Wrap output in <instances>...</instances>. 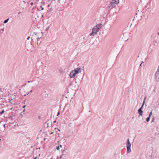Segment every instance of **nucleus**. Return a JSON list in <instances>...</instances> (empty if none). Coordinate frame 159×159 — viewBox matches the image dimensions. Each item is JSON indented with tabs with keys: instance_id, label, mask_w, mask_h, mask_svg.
Segmentation results:
<instances>
[{
	"instance_id": "1a4fd4ad",
	"label": "nucleus",
	"mask_w": 159,
	"mask_h": 159,
	"mask_svg": "<svg viewBox=\"0 0 159 159\" xmlns=\"http://www.w3.org/2000/svg\"><path fill=\"white\" fill-rule=\"evenodd\" d=\"M155 79L157 81H159V73H156L155 75Z\"/></svg>"
},
{
	"instance_id": "473e14b6",
	"label": "nucleus",
	"mask_w": 159,
	"mask_h": 159,
	"mask_svg": "<svg viewBox=\"0 0 159 159\" xmlns=\"http://www.w3.org/2000/svg\"><path fill=\"white\" fill-rule=\"evenodd\" d=\"M154 118H153L152 120V122H153L154 121Z\"/></svg>"
},
{
	"instance_id": "ddd939ff",
	"label": "nucleus",
	"mask_w": 159,
	"mask_h": 159,
	"mask_svg": "<svg viewBox=\"0 0 159 159\" xmlns=\"http://www.w3.org/2000/svg\"><path fill=\"white\" fill-rule=\"evenodd\" d=\"M5 111L4 110H2V111L0 112V114L2 115L3 113Z\"/></svg>"
},
{
	"instance_id": "f704fd0d",
	"label": "nucleus",
	"mask_w": 159,
	"mask_h": 159,
	"mask_svg": "<svg viewBox=\"0 0 159 159\" xmlns=\"http://www.w3.org/2000/svg\"><path fill=\"white\" fill-rule=\"evenodd\" d=\"M146 98H144V102H145V99H146Z\"/></svg>"
},
{
	"instance_id": "c9c22d12",
	"label": "nucleus",
	"mask_w": 159,
	"mask_h": 159,
	"mask_svg": "<svg viewBox=\"0 0 159 159\" xmlns=\"http://www.w3.org/2000/svg\"><path fill=\"white\" fill-rule=\"evenodd\" d=\"M134 19H135V17H134V18L133 19L132 21H134Z\"/></svg>"
},
{
	"instance_id": "a878e982",
	"label": "nucleus",
	"mask_w": 159,
	"mask_h": 159,
	"mask_svg": "<svg viewBox=\"0 0 159 159\" xmlns=\"http://www.w3.org/2000/svg\"><path fill=\"white\" fill-rule=\"evenodd\" d=\"M30 36H29V37L27 38V40H29V39H30Z\"/></svg>"
},
{
	"instance_id": "aec40b11",
	"label": "nucleus",
	"mask_w": 159,
	"mask_h": 159,
	"mask_svg": "<svg viewBox=\"0 0 159 159\" xmlns=\"http://www.w3.org/2000/svg\"><path fill=\"white\" fill-rule=\"evenodd\" d=\"M41 8V9L42 10H43L44 9V8L42 7V6H40Z\"/></svg>"
},
{
	"instance_id": "9d476101",
	"label": "nucleus",
	"mask_w": 159,
	"mask_h": 159,
	"mask_svg": "<svg viewBox=\"0 0 159 159\" xmlns=\"http://www.w3.org/2000/svg\"><path fill=\"white\" fill-rule=\"evenodd\" d=\"M66 157V155L64 154H61L60 157V158L61 159V158H64Z\"/></svg>"
},
{
	"instance_id": "58836bf2",
	"label": "nucleus",
	"mask_w": 159,
	"mask_h": 159,
	"mask_svg": "<svg viewBox=\"0 0 159 159\" xmlns=\"http://www.w3.org/2000/svg\"><path fill=\"white\" fill-rule=\"evenodd\" d=\"M62 147V145H60V147L61 148V147Z\"/></svg>"
},
{
	"instance_id": "37998d69",
	"label": "nucleus",
	"mask_w": 159,
	"mask_h": 159,
	"mask_svg": "<svg viewBox=\"0 0 159 159\" xmlns=\"http://www.w3.org/2000/svg\"><path fill=\"white\" fill-rule=\"evenodd\" d=\"M30 92H32V90H30Z\"/></svg>"
},
{
	"instance_id": "20e7f679",
	"label": "nucleus",
	"mask_w": 159,
	"mask_h": 159,
	"mask_svg": "<svg viewBox=\"0 0 159 159\" xmlns=\"http://www.w3.org/2000/svg\"><path fill=\"white\" fill-rule=\"evenodd\" d=\"M82 68L77 67L74 70L75 73L77 74V73H80L82 71Z\"/></svg>"
},
{
	"instance_id": "72a5a7b5",
	"label": "nucleus",
	"mask_w": 159,
	"mask_h": 159,
	"mask_svg": "<svg viewBox=\"0 0 159 159\" xmlns=\"http://www.w3.org/2000/svg\"><path fill=\"white\" fill-rule=\"evenodd\" d=\"M21 13V12L20 11L18 13V14H20Z\"/></svg>"
},
{
	"instance_id": "bb28decb",
	"label": "nucleus",
	"mask_w": 159,
	"mask_h": 159,
	"mask_svg": "<svg viewBox=\"0 0 159 159\" xmlns=\"http://www.w3.org/2000/svg\"><path fill=\"white\" fill-rule=\"evenodd\" d=\"M143 63V61H142V63H141L140 65H139V66H141V65H142V63Z\"/></svg>"
},
{
	"instance_id": "a211bd4d",
	"label": "nucleus",
	"mask_w": 159,
	"mask_h": 159,
	"mask_svg": "<svg viewBox=\"0 0 159 159\" xmlns=\"http://www.w3.org/2000/svg\"><path fill=\"white\" fill-rule=\"evenodd\" d=\"M71 124H72V123H70L68 125V126L69 127H70Z\"/></svg>"
},
{
	"instance_id": "79ce46f5",
	"label": "nucleus",
	"mask_w": 159,
	"mask_h": 159,
	"mask_svg": "<svg viewBox=\"0 0 159 159\" xmlns=\"http://www.w3.org/2000/svg\"><path fill=\"white\" fill-rule=\"evenodd\" d=\"M30 81H28V83H30Z\"/></svg>"
},
{
	"instance_id": "9b49d317",
	"label": "nucleus",
	"mask_w": 159,
	"mask_h": 159,
	"mask_svg": "<svg viewBox=\"0 0 159 159\" xmlns=\"http://www.w3.org/2000/svg\"><path fill=\"white\" fill-rule=\"evenodd\" d=\"M9 20V18H8V19H7L5 20L4 21V24H6V23H7V22H8V20Z\"/></svg>"
},
{
	"instance_id": "7c9ffc66",
	"label": "nucleus",
	"mask_w": 159,
	"mask_h": 159,
	"mask_svg": "<svg viewBox=\"0 0 159 159\" xmlns=\"http://www.w3.org/2000/svg\"><path fill=\"white\" fill-rule=\"evenodd\" d=\"M23 2L24 3H26V2L25 1H23Z\"/></svg>"
},
{
	"instance_id": "a19ab883",
	"label": "nucleus",
	"mask_w": 159,
	"mask_h": 159,
	"mask_svg": "<svg viewBox=\"0 0 159 159\" xmlns=\"http://www.w3.org/2000/svg\"><path fill=\"white\" fill-rule=\"evenodd\" d=\"M5 125H4V127H5Z\"/></svg>"
},
{
	"instance_id": "c03bdc74",
	"label": "nucleus",
	"mask_w": 159,
	"mask_h": 159,
	"mask_svg": "<svg viewBox=\"0 0 159 159\" xmlns=\"http://www.w3.org/2000/svg\"><path fill=\"white\" fill-rule=\"evenodd\" d=\"M12 108H11V110H12Z\"/></svg>"
},
{
	"instance_id": "f257e3e1",
	"label": "nucleus",
	"mask_w": 159,
	"mask_h": 159,
	"mask_svg": "<svg viewBox=\"0 0 159 159\" xmlns=\"http://www.w3.org/2000/svg\"><path fill=\"white\" fill-rule=\"evenodd\" d=\"M102 27V24L100 23L94 26L92 29V32L90 34V36H93L96 34Z\"/></svg>"
},
{
	"instance_id": "6ab92c4d",
	"label": "nucleus",
	"mask_w": 159,
	"mask_h": 159,
	"mask_svg": "<svg viewBox=\"0 0 159 159\" xmlns=\"http://www.w3.org/2000/svg\"><path fill=\"white\" fill-rule=\"evenodd\" d=\"M40 43H39V42H37V45L38 46H39V44H40Z\"/></svg>"
},
{
	"instance_id": "412c9836",
	"label": "nucleus",
	"mask_w": 159,
	"mask_h": 159,
	"mask_svg": "<svg viewBox=\"0 0 159 159\" xmlns=\"http://www.w3.org/2000/svg\"><path fill=\"white\" fill-rule=\"evenodd\" d=\"M60 114V112H58L57 114V116H58Z\"/></svg>"
},
{
	"instance_id": "4be33fe9",
	"label": "nucleus",
	"mask_w": 159,
	"mask_h": 159,
	"mask_svg": "<svg viewBox=\"0 0 159 159\" xmlns=\"http://www.w3.org/2000/svg\"><path fill=\"white\" fill-rule=\"evenodd\" d=\"M57 129L59 131H60V129H57L56 128H55V129Z\"/></svg>"
},
{
	"instance_id": "39448f33",
	"label": "nucleus",
	"mask_w": 159,
	"mask_h": 159,
	"mask_svg": "<svg viewBox=\"0 0 159 159\" xmlns=\"http://www.w3.org/2000/svg\"><path fill=\"white\" fill-rule=\"evenodd\" d=\"M76 74V73L74 71V70H72L70 72L69 75L70 77V78H74Z\"/></svg>"
},
{
	"instance_id": "c756f323",
	"label": "nucleus",
	"mask_w": 159,
	"mask_h": 159,
	"mask_svg": "<svg viewBox=\"0 0 159 159\" xmlns=\"http://www.w3.org/2000/svg\"><path fill=\"white\" fill-rule=\"evenodd\" d=\"M56 122H57V121H56V120H55V121H53V122L54 123H56Z\"/></svg>"
},
{
	"instance_id": "4468645a",
	"label": "nucleus",
	"mask_w": 159,
	"mask_h": 159,
	"mask_svg": "<svg viewBox=\"0 0 159 159\" xmlns=\"http://www.w3.org/2000/svg\"><path fill=\"white\" fill-rule=\"evenodd\" d=\"M49 26H48L46 28V31H48V30H49Z\"/></svg>"
},
{
	"instance_id": "f03ea898",
	"label": "nucleus",
	"mask_w": 159,
	"mask_h": 159,
	"mask_svg": "<svg viewBox=\"0 0 159 159\" xmlns=\"http://www.w3.org/2000/svg\"><path fill=\"white\" fill-rule=\"evenodd\" d=\"M119 3V1H112L110 3L109 8L112 9L117 5Z\"/></svg>"
},
{
	"instance_id": "f3484780",
	"label": "nucleus",
	"mask_w": 159,
	"mask_h": 159,
	"mask_svg": "<svg viewBox=\"0 0 159 159\" xmlns=\"http://www.w3.org/2000/svg\"><path fill=\"white\" fill-rule=\"evenodd\" d=\"M152 112L151 111L150 113H149V116H150V117L151 116V115H152Z\"/></svg>"
},
{
	"instance_id": "dca6fc26",
	"label": "nucleus",
	"mask_w": 159,
	"mask_h": 159,
	"mask_svg": "<svg viewBox=\"0 0 159 159\" xmlns=\"http://www.w3.org/2000/svg\"><path fill=\"white\" fill-rule=\"evenodd\" d=\"M156 73H159V66H158L157 71Z\"/></svg>"
},
{
	"instance_id": "e433bc0d",
	"label": "nucleus",
	"mask_w": 159,
	"mask_h": 159,
	"mask_svg": "<svg viewBox=\"0 0 159 159\" xmlns=\"http://www.w3.org/2000/svg\"><path fill=\"white\" fill-rule=\"evenodd\" d=\"M37 159V157H35L34 158V159Z\"/></svg>"
},
{
	"instance_id": "a18cd8bd",
	"label": "nucleus",
	"mask_w": 159,
	"mask_h": 159,
	"mask_svg": "<svg viewBox=\"0 0 159 159\" xmlns=\"http://www.w3.org/2000/svg\"><path fill=\"white\" fill-rule=\"evenodd\" d=\"M136 15H137V13H136Z\"/></svg>"
},
{
	"instance_id": "393cba45",
	"label": "nucleus",
	"mask_w": 159,
	"mask_h": 159,
	"mask_svg": "<svg viewBox=\"0 0 159 159\" xmlns=\"http://www.w3.org/2000/svg\"><path fill=\"white\" fill-rule=\"evenodd\" d=\"M30 5H33V2H31V3H30Z\"/></svg>"
},
{
	"instance_id": "2eb2a0df",
	"label": "nucleus",
	"mask_w": 159,
	"mask_h": 159,
	"mask_svg": "<svg viewBox=\"0 0 159 159\" xmlns=\"http://www.w3.org/2000/svg\"><path fill=\"white\" fill-rule=\"evenodd\" d=\"M60 149V147L59 146H57L56 147V149L58 150Z\"/></svg>"
},
{
	"instance_id": "5701e85b",
	"label": "nucleus",
	"mask_w": 159,
	"mask_h": 159,
	"mask_svg": "<svg viewBox=\"0 0 159 159\" xmlns=\"http://www.w3.org/2000/svg\"><path fill=\"white\" fill-rule=\"evenodd\" d=\"M144 103H145L144 100H143V103L142 105H144Z\"/></svg>"
},
{
	"instance_id": "ea45409f",
	"label": "nucleus",
	"mask_w": 159,
	"mask_h": 159,
	"mask_svg": "<svg viewBox=\"0 0 159 159\" xmlns=\"http://www.w3.org/2000/svg\"><path fill=\"white\" fill-rule=\"evenodd\" d=\"M157 34L158 35H159V32H157Z\"/></svg>"
},
{
	"instance_id": "6e6552de",
	"label": "nucleus",
	"mask_w": 159,
	"mask_h": 159,
	"mask_svg": "<svg viewBox=\"0 0 159 159\" xmlns=\"http://www.w3.org/2000/svg\"><path fill=\"white\" fill-rule=\"evenodd\" d=\"M35 35L37 37V42L40 41V43L42 41V38L41 37H39L37 35V34H35Z\"/></svg>"
},
{
	"instance_id": "49530a36",
	"label": "nucleus",
	"mask_w": 159,
	"mask_h": 159,
	"mask_svg": "<svg viewBox=\"0 0 159 159\" xmlns=\"http://www.w3.org/2000/svg\"><path fill=\"white\" fill-rule=\"evenodd\" d=\"M158 134H159V133H158Z\"/></svg>"
},
{
	"instance_id": "b1692460",
	"label": "nucleus",
	"mask_w": 159,
	"mask_h": 159,
	"mask_svg": "<svg viewBox=\"0 0 159 159\" xmlns=\"http://www.w3.org/2000/svg\"><path fill=\"white\" fill-rule=\"evenodd\" d=\"M25 106H26L25 105H24L23 106V108H25Z\"/></svg>"
},
{
	"instance_id": "2f4dec72",
	"label": "nucleus",
	"mask_w": 159,
	"mask_h": 159,
	"mask_svg": "<svg viewBox=\"0 0 159 159\" xmlns=\"http://www.w3.org/2000/svg\"><path fill=\"white\" fill-rule=\"evenodd\" d=\"M64 151V150H62V152L63 153Z\"/></svg>"
},
{
	"instance_id": "cd10ccee",
	"label": "nucleus",
	"mask_w": 159,
	"mask_h": 159,
	"mask_svg": "<svg viewBox=\"0 0 159 159\" xmlns=\"http://www.w3.org/2000/svg\"><path fill=\"white\" fill-rule=\"evenodd\" d=\"M1 30H2V31H4V28L1 29Z\"/></svg>"
},
{
	"instance_id": "0eeeda50",
	"label": "nucleus",
	"mask_w": 159,
	"mask_h": 159,
	"mask_svg": "<svg viewBox=\"0 0 159 159\" xmlns=\"http://www.w3.org/2000/svg\"><path fill=\"white\" fill-rule=\"evenodd\" d=\"M143 106L144 105H142L141 107L138 110V112L139 114V116H142V115L143 112L142 109Z\"/></svg>"
},
{
	"instance_id": "7ed1b4c3",
	"label": "nucleus",
	"mask_w": 159,
	"mask_h": 159,
	"mask_svg": "<svg viewBox=\"0 0 159 159\" xmlns=\"http://www.w3.org/2000/svg\"><path fill=\"white\" fill-rule=\"evenodd\" d=\"M131 146V144L129 141V139H128L127 140V152L128 153H130L131 152L130 149Z\"/></svg>"
},
{
	"instance_id": "f8f14e48",
	"label": "nucleus",
	"mask_w": 159,
	"mask_h": 159,
	"mask_svg": "<svg viewBox=\"0 0 159 159\" xmlns=\"http://www.w3.org/2000/svg\"><path fill=\"white\" fill-rule=\"evenodd\" d=\"M150 117L148 116V117L146 119V121L147 122H148L150 120Z\"/></svg>"
},
{
	"instance_id": "4c0bfd02",
	"label": "nucleus",
	"mask_w": 159,
	"mask_h": 159,
	"mask_svg": "<svg viewBox=\"0 0 159 159\" xmlns=\"http://www.w3.org/2000/svg\"><path fill=\"white\" fill-rule=\"evenodd\" d=\"M25 111V109H24L23 111V112H24Z\"/></svg>"
},
{
	"instance_id": "423d86ee",
	"label": "nucleus",
	"mask_w": 159,
	"mask_h": 159,
	"mask_svg": "<svg viewBox=\"0 0 159 159\" xmlns=\"http://www.w3.org/2000/svg\"><path fill=\"white\" fill-rule=\"evenodd\" d=\"M143 106L144 105H142L141 107L138 110V112L139 114V116H142V115L143 112L142 109Z\"/></svg>"
},
{
	"instance_id": "c85d7f7f",
	"label": "nucleus",
	"mask_w": 159,
	"mask_h": 159,
	"mask_svg": "<svg viewBox=\"0 0 159 159\" xmlns=\"http://www.w3.org/2000/svg\"><path fill=\"white\" fill-rule=\"evenodd\" d=\"M53 134V132H52L51 133H50V135H51L52 134Z\"/></svg>"
}]
</instances>
